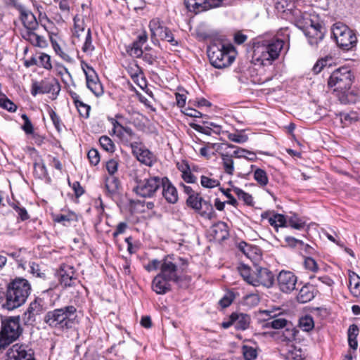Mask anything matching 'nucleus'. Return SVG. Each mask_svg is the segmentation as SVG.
Returning a JSON list of instances; mask_svg holds the SVG:
<instances>
[{
    "label": "nucleus",
    "instance_id": "nucleus-1",
    "mask_svg": "<svg viewBox=\"0 0 360 360\" xmlns=\"http://www.w3.org/2000/svg\"><path fill=\"white\" fill-rule=\"evenodd\" d=\"M13 7L18 11L19 19L25 29V31L22 33V38L34 46L46 48L48 46L46 39L36 32L39 29V23L35 15L20 3H14Z\"/></svg>",
    "mask_w": 360,
    "mask_h": 360
},
{
    "label": "nucleus",
    "instance_id": "nucleus-2",
    "mask_svg": "<svg viewBox=\"0 0 360 360\" xmlns=\"http://www.w3.org/2000/svg\"><path fill=\"white\" fill-rule=\"evenodd\" d=\"M31 292L29 281L23 278H15L7 285L4 294L5 302L2 307L8 310H13L22 305Z\"/></svg>",
    "mask_w": 360,
    "mask_h": 360
},
{
    "label": "nucleus",
    "instance_id": "nucleus-3",
    "mask_svg": "<svg viewBox=\"0 0 360 360\" xmlns=\"http://www.w3.org/2000/svg\"><path fill=\"white\" fill-rule=\"evenodd\" d=\"M76 318V307L73 305H67L46 312L44 321L52 328L68 330L75 324Z\"/></svg>",
    "mask_w": 360,
    "mask_h": 360
},
{
    "label": "nucleus",
    "instance_id": "nucleus-4",
    "mask_svg": "<svg viewBox=\"0 0 360 360\" xmlns=\"http://www.w3.org/2000/svg\"><path fill=\"white\" fill-rule=\"evenodd\" d=\"M283 44V40L274 38L259 40L254 44L253 58L264 65L278 57Z\"/></svg>",
    "mask_w": 360,
    "mask_h": 360
},
{
    "label": "nucleus",
    "instance_id": "nucleus-5",
    "mask_svg": "<svg viewBox=\"0 0 360 360\" xmlns=\"http://www.w3.org/2000/svg\"><path fill=\"white\" fill-rule=\"evenodd\" d=\"M23 328L20 319L17 316H7L1 319L0 330V350L5 349L16 341L22 334Z\"/></svg>",
    "mask_w": 360,
    "mask_h": 360
},
{
    "label": "nucleus",
    "instance_id": "nucleus-6",
    "mask_svg": "<svg viewBox=\"0 0 360 360\" xmlns=\"http://www.w3.org/2000/svg\"><path fill=\"white\" fill-rule=\"evenodd\" d=\"M207 56L211 65L217 69L225 68L231 65L236 56V50L233 45L212 44L207 49Z\"/></svg>",
    "mask_w": 360,
    "mask_h": 360
},
{
    "label": "nucleus",
    "instance_id": "nucleus-7",
    "mask_svg": "<svg viewBox=\"0 0 360 360\" xmlns=\"http://www.w3.org/2000/svg\"><path fill=\"white\" fill-rule=\"evenodd\" d=\"M187 266L186 259L167 255L162 260L159 274L166 279L179 284L182 279L181 274L186 271Z\"/></svg>",
    "mask_w": 360,
    "mask_h": 360
},
{
    "label": "nucleus",
    "instance_id": "nucleus-8",
    "mask_svg": "<svg viewBox=\"0 0 360 360\" xmlns=\"http://www.w3.org/2000/svg\"><path fill=\"white\" fill-rule=\"evenodd\" d=\"M354 79V77L349 68L340 67L331 73L328 85L333 88L335 91L345 94L351 88Z\"/></svg>",
    "mask_w": 360,
    "mask_h": 360
},
{
    "label": "nucleus",
    "instance_id": "nucleus-9",
    "mask_svg": "<svg viewBox=\"0 0 360 360\" xmlns=\"http://www.w3.org/2000/svg\"><path fill=\"white\" fill-rule=\"evenodd\" d=\"M333 34L337 45L344 50H350L356 44L357 38L355 33L345 25H334Z\"/></svg>",
    "mask_w": 360,
    "mask_h": 360
},
{
    "label": "nucleus",
    "instance_id": "nucleus-10",
    "mask_svg": "<svg viewBox=\"0 0 360 360\" xmlns=\"http://www.w3.org/2000/svg\"><path fill=\"white\" fill-rule=\"evenodd\" d=\"M162 178L159 176H150L143 180L138 177L135 179L136 186L133 191L137 195L143 198H152L161 188Z\"/></svg>",
    "mask_w": 360,
    "mask_h": 360
},
{
    "label": "nucleus",
    "instance_id": "nucleus-11",
    "mask_svg": "<svg viewBox=\"0 0 360 360\" xmlns=\"http://www.w3.org/2000/svg\"><path fill=\"white\" fill-rule=\"evenodd\" d=\"M186 205L205 219H211L215 215V212L211 202L210 201L204 200L203 198L200 196L198 193H195V194L188 196L186 199Z\"/></svg>",
    "mask_w": 360,
    "mask_h": 360
},
{
    "label": "nucleus",
    "instance_id": "nucleus-12",
    "mask_svg": "<svg viewBox=\"0 0 360 360\" xmlns=\"http://www.w3.org/2000/svg\"><path fill=\"white\" fill-rule=\"evenodd\" d=\"M6 360H37L30 345L16 343L7 352Z\"/></svg>",
    "mask_w": 360,
    "mask_h": 360
},
{
    "label": "nucleus",
    "instance_id": "nucleus-13",
    "mask_svg": "<svg viewBox=\"0 0 360 360\" xmlns=\"http://www.w3.org/2000/svg\"><path fill=\"white\" fill-rule=\"evenodd\" d=\"M148 26L151 32L152 40L158 37L160 39L166 40L173 46L178 44L172 31L168 27L163 26L160 19L154 18L151 20Z\"/></svg>",
    "mask_w": 360,
    "mask_h": 360
},
{
    "label": "nucleus",
    "instance_id": "nucleus-14",
    "mask_svg": "<svg viewBox=\"0 0 360 360\" xmlns=\"http://www.w3.org/2000/svg\"><path fill=\"white\" fill-rule=\"evenodd\" d=\"M133 155L141 163L151 167L156 161L155 155L142 143L134 141L130 143Z\"/></svg>",
    "mask_w": 360,
    "mask_h": 360
},
{
    "label": "nucleus",
    "instance_id": "nucleus-15",
    "mask_svg": "<svg viewBox=\"0 0 360 360\" xmlns=\"http://www.w3.org/2000/svg\"><path fill=\"white\" fill-rule=\"evenodd\" d=\"M60 90V86L56 79H43L41 82H33L32 84L31 94L32 96L37 94H44L50 92H56L57 94Z\"/></svg>",
    "mask_w": 360,
    "mask_h": 360
},
{
    "label": "nucleus",
    "instance_id": "nucleus-16",
    "mask_svg": "<svg viewBox=\"0 0 360 360\" xmlns=\"http://www.w3.org/2000/svg\"><path fill=\"white\" fill-rule=\"evenodd\" d=\"M297 277L290 271L282 270L277 276L279 290L286 294L292 292L296 287Z\"/></svg>",
    "mask_w": 360,
    "mask_h": 360
},
{
    "label": "nucleus",
    "instance_id": "nucleus-17",
    "mask_svg": "<svg viewBox=\"0 0 360 360\" xmlns=\"http://www.w3.org/2000/svg\"><path fill=\"white\" fill-rule=\"evenodd\" d=\"M224 0H184L186 8L195 13L219 7Z\"/></svg>",
    "mask_w": 360,
    "mask_h": 360
},
{
    "label": "nucleus",
    "instance_id": "nucleus-18",
    "mask_svg": "<svg viewBox=\"0 0 360 360\" xmlns=\"http://www.w3.org/2000/svg\"><path fill=\"white\" fill-rule=\"evenodd\" d=\"M274 283V276L273 273L266 268L257 267L254 273L253 280L250 281V285L259 286L260 285L266 288H270Z\"/></svg>",
    "mask_w": 360,
    "mask_h": 360
},
{
    "label": "nucleus",
    "instance_id": "nucleus-19",
    "mask_svg": "<svg viewBox=\"0 0 360 360\" xmlns=\"http://www.w3.org/2000/svg\"><path fill=\"white\" fill-rule=\"evenodd\" d=\"M60 283L65 288L72 287L79 283L75 269L72 266L62 264L58 271Z\"/></svg>",
    "mask_w": 360,
    "mask_h": 360
},
{
    "label": "nucleus",
    "instance_id": "nucleus-20",
    "mask_svg": "<svg viewBox=\"0 0 360 360\" xmlns=\"http://www.w3.org/2000/svg\"><path fill=\"white\" fill-rule=\"evenodd\" d=\"M326 32V29L319 23H311L309 26L304 30L305 36L308 39L309 44L312 46H316L319 43L323 40Z\"/></svg>",
    "mask_w": 360,
    "mask_h": 360
},
{
    "label": "nucleus",
    "instance_id": "nucleus-21",
    "mask_svg": "<svg viewBox=\"0 0 360 360\" xmlns=\"http://www.w3.org/2000/svg\"><path fill=\"white\" fill-rule=\"evenodd\" d=\"M88 71L84 70L87 87L92 91L96 96H99L103 94V87L101 84L99 82L98 79L96 75V72L92 68L86 65Z\"/></svg>",
    "mask_w": 360,
    "mask_h": 360
},
{
    "label": "nucleus",
    "instance_id": "nucleus-22",
    "mask_svg": "<svg viewBox=\"0 0 360 360\" xmlns=\"http://www.w3.org/2000/svg\"><path fill=\"white\" fill-rule=\"evenodd\" d=\"M162 195L167 202L174 204L178 201V192L175 186L167 177H162L161 181Z\"/></svg>",
    "mask_w": 360,
    "mask_h": 360
},
{
    "label": "nucleus",
    "instance_id": "nucleus-23",
    "mask_svg": "<svg viewBox=\"0 0 360 360\" xmlns=\"http://www.w3.org/2000/svg\"><path fill=\"white\" fill-rule=\"evenodd\" d=\"M260 313L269 317L264 325V327L267 328L283 329L290 322L283 318L276 319V314L269 310H264Z\"/></svg>",
    "mask_w": 360,
    "mask_h": 360
},
{
    "label": "nucleus",
    "instance_id": "nucleus-24",
    "mask_svg": "<svg viewBox=\"0 0 360 360\" xmlns=\"http://www.w3.org/2000/svg\"><path fill=\"white\" fill-rule=\"evenodd\" d=\"M171 281L166 279L160 274H158L153 280V290L159 295H164L171 290Z\"/></svg>",
    "mask_w": 360,
    "mask_h": 360
},
{
    "label": "nucleus",
    "instance_id": "nucleus-25",
    "mask_svg": "<svg viewBox=\"0 0 360 360\" xmlns=\"http://www.w3.org/2000/svg\"><path fill=\"white\" fill-rule=\"evenodd\" d=\"M316 293L315 287L311 284L307 283L300 289L297 300L300 303H307L314 298Z\"/></svg>",
    "mask_w": 360,
    "mask_h": 360
},
{
    "label": "nucleus",
    "instance_id": "nucleus-26",
    "mask_svg": "<svg viewBox=\"0 0 360 360\" xmlns=\"http://www.w3.org/2000/svg\"><path fill=\"white\" fill-rule=\"evenodd\" d=\"M42 26L44 27V30H46L47 31V32L49 33V39H50L51 45H52L55 52L58 56H60V57L62 59H63L64 60H65L67 62H71L72 58L68 53L64 52L62 50L60 45L58 44L57 40L56 39V37H57V34L54 32L50 31L46 25H42Z\"/></svg>",
    "mask_w": 360,
    "mask_h": 360
},
{
    "label": "nucleus",
    "instance_id": "nucleus-27",
    "mask_svg": "<svg viewBox=\"0 0 360 360\" xmlns=\"http://www.w3.org/2000/svg\"><path fill=\"white\" fill-rule=\"evenodd\" d=\"M231 319L234 321V326L237 330H245L250 323V316L243 313H232Z\"/></svg>",
    "mask_w": 360,
    "mask_h": 360
},
{
    "label": "nucleus",
    "instance_id": "nucleus-28",
    "mask_svg": "<svg viewBox=\"0 0 360 360\" xmlns=\"http://www.w3.org/2000/svg\"><path fill=\"white\" fill-rule=\"evenodd\" d=\"M55 222L62 224L63 226H69L72 222L77 221V215L73 212H68L66 214H57L53 216Z\"/></svg>",
    "mask_w": 360,
    "mask_h": 360
},
{
    "label": "nucleus",
    "instance_id": "nucleus-29",
    "mask_svg": "<svg viewBox=\"0 0 360 360\" xmlns=\"http://www.w3.org/2000/svg\"><path fill=\"white\" fill-rule=\"evenodd\" d=\"M283 329L282 334L280 335V339L282 342H288L295 340L298 330L290 321Z\"/></svg>",
    "mask_w": 360,
    "mask_h": 360
},
{
    "label": "nucleus",
    "instance_id": "nucleus-30",
    "mask_svg": "<svg viewBox=\"0 0 360 360\" xmlns=\"http://www.w3.org/2000/svg\"><path fill=\"white\" fill-rule=\"evenodd\" d=\"M287 360H302V350L293 345H289L283 354Z\"/></svg>",
    "mask_w": 360,
    "mask_h": 360
},
{
    "label": "nucleus",
    "instance_id": "nucleus-31",
    "mask_svg": "<svg viewBox=\"0 0 360 360\" xmlns=\"http://www.w3.org/2000/svg\"><path fill=\"white\" fill-rule=\"evenodd\" d=\"M120 182L117 178L114 176H110L105 179V188L107 192L110 195L117 194L120 188Z\"/></svg>",
    "mask_w": 360,
    "mask_h": 360
},
{
    "label": "nucleus",
    "instance_id": "nucleus-32",
    "mask_svg": "<svg viewBox=\"0 0 360 360\" xmlns=\"http://www.w3.org/2000/svg\"><path fill=\"white\" fill-rule=\"evenodd\" d=\"M226 224L224 222H219L212 227V233L214 237L217 240H224L228 236L226 230Z\"/></svg>",
    "mask_w": 360,
    "mask_h": 360
},
{
    "label": "nucleus",
    "instance_id": "nucleus-33",
    "mask_svg": "<svg viewBox=\"0 0 360 360\" xmlns=\"http://www.w3.org/2000/svg\"><path fill=\"white\" fill-rule=\"evenodd\" d=\"M359 328L356 325L352 324L349 327L348 329V342L349 345L353 349H356L358 343L356 340L357 335L359 334Z\"/></svg>",
    "mask_w": 360,
    "mask_h": 360
},
{
    "label": "nucleus",
    "instance_id": "nucleus-34",
    "mask_svg": "<svg viewBox=\"0 0 360 360\" xmlns=\"http://www.w3.org/2000/svg\"><path fill=\"white\" fill-rule=\"evenodd\" d=\"M95 47L92 42L91 32L90 28H88L86 33L85 41L82 46V50L87 55H91Z\"/></svg>",
    "mask_w": 360,
    "mask_h": 360
},
{
    "label": "nucleus",
    "instance_id": "nucleus-35",
    "mask_svg": "<svg viewBox=\"0 0 360 360\" xmlns=\"http://www.w3.org/2000/svg\"><path fill=\"white\" fill-rule=\"evenodd\" d=\"M238 249L248 257L251 259L254 254L257 253V248L241 241L238 245Z\"/></svg>",
    "mask_w": 360,
    "mask_h": 360
},
{
    "label": "nucleus",
    "instance_id": "nucleus-36",
    "mask_svg": "<svg viewBox=\"0 0 360 360\" xmlns=\"http://www.w3.org/2000/svg\"><path fill=\"white\" fill-rule=\"evenodd\" d=\"M224 171L226 174L232 175L234 171L233 157L228 154H221Z\"/></svg>",
    "mask_w": 360,
    "mask_h": 360
},
{
    "label": "nucleus",
    "instance_id": "nucleus-37",
    "mask_svg": "<svg viewBox=\"0 0 360 360\" xmlns=\"http://www.w3.org/2000/svg\"><path fill=\"white\" fill-rule=\"evenodd\" d=\"M231 190L237 195L238 198L243 200L246 205H252L253 204V199L250 194L234 186H232Z\"/></svg>",
    "mask_w": 360,
    "mask_h": 360
},
{
    "label": "nucleus",
    "instance_id": "nucleus-38",
    "mask_svg": "<svg viewBox=\"0 0 360 360\" xmlns=\"http://www.w3.org/2000/svg\"><path fill=\"white\" fill-rule=\"evenodd\" d=\"M300 327L306 332L311 330L314 327V323L311 316L306 315L300 319Z\"/></svg>",
    "mask_w": 360,
    "mask_h": 360
},
{
    "label": "nucleus",
    "instance_id": "nucleus-39",
    "mask_svg": "<svg viewBox=\"0 0 360 360\" xmlns=\"http://www.w3.org/2000/svg\"><path fill=\"white\" fill-rule=\"evenodd\" d=\"M238 271L240 274V276L243 278V279L249 284H250V281L253 280L254 274H251L250 268L243 264H240L238 266Z\"/></svg>",
    "mask_w": 360,
    "mask_h": 360
},
{
    "label": "nucleus",
    "instance_id": "nucleus-40",
    "mask_svg": "<svg viewBox=\"0 0 360 360\" xmlns=\"http://www.w3.org/2000/svg\"><path fill=\"white\" fill-rule=\"evenodd\" d=\"M254 179L262 186L267 185L269 182L266 172L262 169H257L254 172Z\"/></svg>",
    "mask_w": 360,
    "mask_h": 360
},
{
    "label": "nucleus",
    "instance_id": "nucleus-41",
    "mask_svg": "<svg viewBox=\"0 0 360 360\" xmlns=\"http://www.w3.org/2000/svg\"><path fill=\"white\" fill-rule=\"evenodd\" d=\"M241 350L245 360H255L257 356V351L253 347L243 345Z\"/></svg>",
    "mask_w": 360,
    "mask_h": 360
},
{
    "label": "nucleus",
    "instance_id": "nucleus-42",
    "mask_svg": "<svg viewBox=\"0 0 360 360\" xmlns=\"http://www.w3.org/2000/svg\"><path fill=\"white\" fill-rule=\"evenodd\" d=\"M99 143L103 150L110 153H113L115 151V146L111 139L108 136H102L99 139Z\"/></svg>",
    "mask_w": 360,
    "mask_h": 360
},
{
    "label": "nucleus",
    "instance_id": "nucleus-43",
    "mask_svg": "<svg viewBox=\"0 0 360 360\" xmlns=\"http://www.w3.org/2000/svg\"><path fill=\"white\" fill-rule=\"evenodd\" d=\"M142 44L140 43H138L136 40L131 44V46L129 47V49L127 51L129 52V55L136 57V58H140L143 55V52L142 50Z\"/></svg>",
    "mask_w": 360,
    "mask_h": 360
},
{
    "label": "nucleus",
    "instance_id": "nucleus-44",
    "mask_svg": "<svg viewBox=\"0 0 360 360\" xmlns=\"http://www.w3.org/2000/svg\"><path fill=\"white\" fill-rule=\"evenodd\" d=\"M341 122L345 125H348L352 122H356L359 120V117L356 112H351L349 113L342 112L340 113Z\"/></svg>",
    "mask_w": 360,
    "mask_h": 360
},
{
    "label": "nucleus",
    "instance_id": "nucleus-45",
    "mask_svg": "<svg viewBox=\"0 0 360 360\" xmlns=\"http://www.w3.org/2000/svg\"><path fill=\"white\" fill-rule=\"evenodd\" d=\"M200 184L202 186L207 188H212L220 185V182L217 179H212L206 176H201Z\"/></svg>",
    "mask_w": 360,
    "mask_h": 360
},
{
    "label": "nucleus",
    "instance_id": "nucleus-46",
    "mask_svg": "<svg viewBox=\"0 0 360 360\" xmlns=\"http://www.w3.org/2000/svg\"><path fill=\"white\" fill-rule=\"evenodd\" d=\"M349 290L351 293L356 297L360 299V278L349 280Z\"/></svg>",
    "mask_w": 360,
    "mask_h": 360
},
{
    "label": "nucleus",
    "instance_id": "nucleus-47",
    "mask_svg": "<svg viewBox=\"0 0 360 360\" xmlns=\"http://www.w3.org/2000/svg\"><path fill=\"white\" fill-rule=\"evenodd\" d=\"M276 8L285 12L286 10H291L294 5L293 0H276Z\"/></svg>",
    "mask_w": 360,
    "mask_h": 360
},
{
    "label": "nucleus",
    "instance_id": "nucleus-48",
    "mask_svg": "<svg viewBox=\"0 0 360 360\" xmlns=\"http://www.w3.org/2000/svg\"><path fill=\"white\" fill-rule=\"evenodd\" d=\"M49 114L50 115V117L53 122L55 128L58 132H60L63 130L64 125L62 123L60 117L56 114V112L53 109H50L49 110Z\"/></svg>",
    "mask_w": 360,
    "mask_h": 360
},
{
    "label": "nucleus",
    "instance_id": "nucleus-49",
    "mask_svg": "<svg viewBox=\"0 0 360 360\" xmlns=\"http://www.w3.org/2000/svg\"><path fill=\"white\" fill-rule=\"evenodd\" d=\"M28 271L37 278H44L46 277L45 274L41 271L39 265L34 262L29 263Z\"/></svg>",
    "mask_w": 360,
    "mask_h": 360
},
{
    "label": "nucleus",
    "instance_id": "nucleus-50",
    "mask_svg": "<svg viewBox=\"0 0 360 360\" xmlns=\"http://www.w3.org/2000/svg\"><path fill=\"white\" fill-rule=\"evenodd\" d=\"M38 65L41 66L46 70H51L52 68V65L51 63V58L46 53H41L39 57Z\"/></svg>",
    "mask_w": 360,
    "mask_h": 360
},
{
    "label": "nucleus",
    "instance_id": "nucleus-51",
    "mask_svg": "<svg viewBox=\"0 0 360 360\" xmlns=\"http://www.w3.org/2000/svg\"><path fill=\"white\" fill-rule=\"evenodd\" d=\"M288 224L290 227L301 230L305 226V222L296 216L291 217L288 220Z\"/></svg>",
    "mask_w": 360,
    "mask_h": 360
},
{
    "label": "nucleus",
    "instance_id": "nucleus-52",
    "mask_svg": "<svg viewBox=\"0 0 360 360\" xmlns=\"http://www.w3.org/2000/svg\"><path fill=\"white\" fill-rule=\"evenodd\" d=\"M234 298L235 296L233 293L231 292H228L219 301V304L222 308L228 307L233 302Z\"/></svg>",
    "mask_w": 360,
    "mask_h": 360
},
{
    "label": "nucleus",
    "instance_id": "nucleus-53",
    "mask_svg": "<svg viewBox=\"0 0 360 360\" xmlns=\"http://www.w3.org/2000/svg\"><path fill=\"white\" fill-rule=\"evenodd\" d=\"M2 98L3 99L0 107L9 112H15L17 109L16 105L8 99L5 94L2 96Z\"/></svg>",
    "mask_w": 360,
    "mask_h": 360
},
{
    "label": "nucleus",
    "instance_id": "nucleus-54",
    "mask_svg": "<svg viewBox=\"0 0 360 360\" xmlns=\"http://www.w3.org/2000/svg\"><path fill=\"white\" fill-rule=\"evenodd\" d=\"M88 159L92 165H97L100 162V155L96 149L91 148L87 153Z\"/></svg>",
    "mask_w": 360,
    "mask_h": 360
},
{
    "label": "nucleus",
    "instance_id": "nucleus-55",
    "mask_svg": "<svg viewBox=\"0 0 360 360\" xmlns=\"http://www.w3.org/2000/svg\"><path fill=\"white\" fill-rule=\"evenodd\" d=\"M190 126L194 130H195V131H198L200 133L208 135V136H210L212 134V132H213L212 131V128H211L210 127H209L207 124H205V126H201V125L198 124L191 123L190 124Z\"/></svg>",
    "mask_w": 360,
    "mask_h": 360
},
{
    "label": "nucleus",
    "instance_id": "nucleus-56",
    "mask_svg": "<svg viewBox=\"0 0 360 360\" xmlns=\"http://www.w3.org/2000/svg\"><path fill=\"white\" fill-rule=\"evenodd\" d=\"M75 106L77 108L78 112L82 117L84 118H87L89 117V112L91 110L90 105L85 104L82 101L79 103V104H77V105Z\"/></svg>",
    "mask_w": 360,
    "mask_h": 360
},
{
    "label": "nucleus",
    "instance_id": "nucleus-57",
    "mask_svg": "<svg viewBox=\"0 0 360 360\" xmlns=\"http://www.w3.org/2000/svg\"><path fill=\"white\" fill-rule=\"evenodd\" d=\"M21 117L24 120V124L22 127V129L26 134H32L34 131V129L33 125L31 121L30 120L29 117L25 114L22 115Z\"/></svg>",
    "mask_w": 360,
    "mask_h": 360
},
{
    "label": "nucleus",
    "instance_id": "nucleus-58",
    "mask_svg": "<svg viewBox=\"0 0 360 360\" xmlns=\"http://www.w3.org/2000/svg\"><path fill=\"white\" fill-rule=\"evenodd\" d=\"M41 306L37 300H34V302H31L27 309V312L29 313L30 316L37 315L41 312Z\"/></svg>",
    "mask_w": 360,
    "mask_h": 360
},
{
    "label": "nucleus",
    "instance_id": "nucleus-59",
    "mask_svg": "<svg viewBox=\"0 0 360 360\" xmlns=\"http://www.w3.org/2000/svg\"><path fill=\"white\" fill-rule=\"evenodd\" d=\"M304 266L307 269L310 270L313 272H316L319 270V266L314 259L308 257H306L304 262Z\"/></svg>",
    "mask_w": 360,
    "mask_h": 360
},
{
    "label": "nucleus",
    "instance_id": "nucleus-60",
    "mask_svg": "<svg viewBox=\"0 0 360 360\" xmlns=\"http://www.w3.org/2000/svg\"><path fill=\"white\" fill-rule=\"evenodd\" d=\"M74 27L75 32L73 33L74 37H79V32H84V27L83 26V21L80 20L76 17L74 18Z\"/></svg>",
    "mask_w": 360,
    "mask_h": 360
},
{
    "label": "nucleus",
    "instance_id": "nucleus-61",
    "mask_svg": "<svg viewBox=\"0 0 360 360\" xmlns=\"http://www.w3.org/2000/svg\"><path fill=\"white\" fill-rule=\"evenodd\" d=\"M118 168V162L115 159H110L106 162V169L110 176H114Z\"/></svg>",
    "mask_w": 360,
    "mask_h": 360
},
{
    "label": "nucleus",
    "instance_id": "nucleus-62",
    "mask_svg": "<svg viewBox=\"0 0 360 360\" xmlns=\"http://www.w3.org/2000/svg\"><path fill=\"white\" fill-rule=\"evenodd\" d=\"M13 208L18 214V217L22 220L25 221L29 218V214L25 207H22L18 205L13 204Z\"/></svg>",
    "mask_w": 360,
    "mask_h": 360
},
{
    "label": "nucleus",
    "instance_id": "nucleus-63",
    "mask_svg": "<svg viewBox=\"0 0 360 360\" xmlns=\"http://www.w3.org/2000/svg\"><path fill=\"white\" fill-rule=\"evenodd\" d=\"M228 138L230 141L238 143H243L248 141V136L245 134H229L228 136Z\"/></svg>",
    "mask_w": 360,
    "mask_h": 360
},
{
    "label": "nucleus",
    "instance_id": "nucleus-64",
    "mask_svg": "<svg viewBox=\"0 0 360 360\" xmlns=\"http://www.w3.org/2000/svg\"><path fill=\"white\" fill-rule=\"evenodd\" d=\"M8 255L16 261L18 267L25 269V262L20 256V250L8 253Z\"/></svg>",
    "mask_w": 360,
    "mask_h": 360
}]
</instances>
